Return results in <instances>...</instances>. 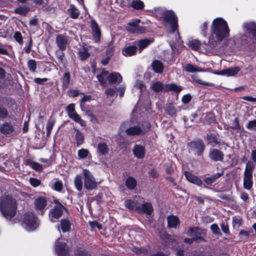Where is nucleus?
Masks as SVG:
<instances>
[{"label": "nucleus", "mask_w": 256, "mask_h": 256, "mask_svg": "<svg viewBox=\"0 0 256 256\" xmlns=\"http://www.w3.org/2000/svg\"><path fill=\"white\" fill-rule=\"evenodd\" d=\"M230 29L227 22L222 18L214 19L210 26L212 38L209 42L214 48L222 44L226 46L230 36Z\"/></svg>", "instance_id": "nucleus-1"}, {"label": "nucleus", "mask_w": 256, "mask_h": 256, "mask_svg": "<svg viewBox=\"0 0 256 256\" xmlns=\"http://www.w3.org/2000/svg\"><path fill=\"white\" fill-rule=\"evenodd\" d=\"M0 210L6 218L10 219L13 218L16 212V200L8 196H2L0 202Z\"/></svg>", "instance_id": "nucleus-2"}, {"label": "nucleus", "mask_w": 256, "mask_h": 256, "mask_svg": "<svg viewBox=\"0 0 256 256\" xmlns=\"http://www.w3.org/2000/svg\"><path fill=\"white\" fill-rule=\"evenodd\" d=\"M244 34L241 37L244 44H256V22L250 21L244 22L242 25Z\"/></svg>", "instance_id": "nucleus-3"}, {"label": "nucleus", "mask_w": 256, "mask_h": 256, "mask_svg": "<svg viewBox=\"0 0 256 256\" xmlns=\"http://www.w3.org/2000/svg\"><path fill=\"white\" fill-rule=\"evenodd\" d=\"M39 224V220L32 212H28L24 214L22 220V226L26 231L36 230Z\"/></svg>", "instance_id": "nucleus-4"}, {"label": "nucleus", "mask_w": 256, "mask_h": 256, "mask_svg": "<svg viewBox=\"0 0 256 256\" xmlns=\"http://www.w3.org/2000/svg\"><path fill=\"white\" fill-rule=\"evenodd\" d=\"M164 20L168 23L170 26V34L174 33L176 31L178 35V38H180V34L178 32V18L175 15L174 12L172 10H166L164 12ZM177 40V38H176Z\"/></svg>", "instance_id": "nucleus-5"}, {"label": "nucleus", "mask_w": 256, "mask_h": 256, "mask_svg": "<svg viewBox=\"0 0 256 256\" xmlns=\"http://www.w3.org/2000/svg\"><path fill=\"white\" fill-rule=\"evenodd\" d=\"M254 166L252 162H248L246 165L244 172L243 185L245 189L249 190L252 186V171Z\"/></svg>", "instance_id": "nucleus-6"}, {"label": "nucleus", "mask_w": 256, "mask_h": 256, "mask_svg": "<svg viewBox=\"0 0 256 256\" xmlns=\"http://www.w3.org/2000/svg\"><path fill=\"white\" fill-rule=\"evenodd\" d=\"M150 124L146 122L127 128L126 132L130 136L144 134L150 130Z\"/></svg>", "instance_id": "nucleus-7"}, {"label": "nucleus", "mask_w": 256, "mask_h": 256, "mask_svg": "<svg viewBox=\"0 0 256 256\" xmlns=\"http://www.w3.org/2000/svg\"><path fill=\"white\" fill-rule=\"evenodd\" d=\"M82 174L84 178V186L88 190H92L96 188L98 183L92 173L87 169H84Z\"/></svg>", "instance_id": "nucleus-8"}, {"label": "nucleus", "mask_w": 256, "mask_h": 256, "mask_svg": "<svg viewBox=\"0 0 256 256\" xmlns=\"http://www.w3.org/2000/svg\"><path fill=\"white\" fill-rule=\"evenodd\" d=\"M54 203L56 204L54 208L52 209L50 213L49 216L52 222H55L62 215L66 208L57 200H54Z\"/></svg>", "instance_id": "nucleus-9"}, {"label": "nucleus", "mask_w": 256, "mask_h": 256, "mask_svg": "<svg viewBox=\"0 0 256 256\" xmlns=\"http://www.w3.org/2000/svg\"><path fill=\"white\" fill-rule=\"evenodd\" d=\"M188 147L196 156H200L202 154L205 146L202 140H199L188 143Z\"/></svg>", "instance_id": "nucleus-10"}, {"label": "nucleus", "mask_w": 256, "mask_h": 256, "mask_svg": "<svg viewBox=\"0 0 256 256\" xmlns=\"http://www.w3.org/2000/svg\"><path fill=\"white\" fill-rule=\"evenodd\" d=\"M186 234L188 236H194V239L196 240H204L206 236V230L198 227L189 228L186 232Z\"/></svg>", "instance_id": "nucleus-11"}, {"label": "nucleus", "mask_w": 256, "mask_h": 256, "mask_svg": "<svg viewBox=\"0 0 256 256\" xmlns=\"http://www.w3.org/2000/svg\"><path fill=\"white\" fill-rule=\"evenodd\" d=\"M56 252L59 256H70L69 248L64 240L58 238L55 244Z\"/></svg>", "instance_id": "nucleus-12"}, {"label": "nucleus", "mask_w": 256, "mask_h": 256, "mask_svg": "<svg viewBox=\"0 0 256 256\" xmlns=\"http://www.w3.org/2000/svg\"><path fill=\"white\" fill-rule=\"evenodd\" d=\"M143 202L142 198L140 196H136L134 200H125L124 206L130 210L136 211L138 212V208Z\"/></svg>", "instance_id": "nucleus-13"}, {"label": "nucleus", "mask_w": 256, "mask_h": 256, "mask_svg": "<svg viewBox=\"0 0 256 256\" xmlns=\"http://www.w3.org/2000/svg\"><path fill=\"white\" fill-rule=\"evenodd\" d=\"M66 111L68 116L76 122L78 123L82 126H86V122L83 120L75 111L74 104H70L68 106Z\"/></svg>", "instance_id": "nucleus-14"}, {"label": "nucleus", "mask_w": 256, "mask_h": 256, "mask_svg": "<svg viewBox=\"0 0 256 256\" xmlns=\"http://www.w3.org/2000/svg\"><path fill=\"white\" fill-rule=\"evenodd\" d=\"M140 20L136 19L133 20L132 22H130L126 26L127 30L134 34H141L146 32V28L143 26H138Z\"/></svg>", "instance_id": "nucleus-15"}, {"label": "nucleus", "mask_w": 256, "mask_h": 256, "mask_svg": "<svg viewBox=\"0 0 256 256\" xmlns=\"http://www.w3.org/2000/svg\"><path fill=\"white\" fill-rule=\"evenodd\" d=\"M90 28L93 40L95 42H98L101 36V31L97 22L92 20L90 22Z\"/></svg>", "instance_id": "nucleus-16"}, {"label": "nucleus", "mask_w": 256, "mask_h": 256, "mask_svg": "<svg viewBox=\"0 0 256 256\" xmlns=\"http://www.w3.org/2000/svg\"><path fill=\"white\" fill-rule=\"evenodd\" d=\"M16 126L12 122H5L0 126V132L4 134L13 135L16 132Z\"/></svg>", "instance_id": "nucleus-17"}, {"label": "nucleus", "mask_w": 256, "mask_h": 256, "mask_svg": "<svg viewBox=\"0 0 256 256\" xmlns=\"http://www.w3.org/2000/svg\"><path fill=\"white\" fill-rule=\"evenodd\" d=\"M240 71L238 66L224 69L220 71H215L214 74L216 75L225 76H234Z\"/></svg>", "instance_id": "nucleus-18"}, {"label": "nucleus", "mask_w": 256, "mask_h": 256, "mask_svg": "<svg viewBox=\"0 0 256 256\" xmlns=\"http://www.w3.org/2000/svg\"><path fill=\"white\" fill-rule=\"evenodd\" d=\"M68 38L63 34H58L56 37V44L59 49L64 51L68 44Z\"/></svg>", "instance_id": "nucleus-19"}, {"label": "nucleus", "mask_w": 256, "mask_h": 256, "mask_svg": "<svg viewBox=\"0 0 256 256\" xmlns=\"http://www.w3.org/2000/svg\"><path fill=\"white\" fill-rule=\"evenodd\" d=\"M153 212V208L152 204L149 202H145L140 204L139 208H138V213L139 214H146L150 215Z\"/></svg>", "instance_id": "nucleus-20"}, {"label": "nucleus", "mask_w": 256, "mask_h": 256, "mask_svg": "<svg viewBox=\"0 0 256 256\" xmlns=\"http://www.w3.org/2000/svg\"><path fill=\"white\" fill-rule=\"evenodd\" d=\"M34 205L36 208L40 211L41 214H43L46 205V198L39 197L34 200Z\"/></svg>", "instance_id": "nucleus-21"}, {"label": "nucleus", "mask_w": 256, "mask_h": 256, "mask_svg": "<svg viewBox=\"0 0 256 256\" xmlns=\"http://www.w3.org/2000/svg\"><path fill=\"white\" fill-rule=\"evenodd\" d=\"M184 176L188 182L196 184L198 186H202V182L197 176L192 174L189 172H185Z\"/></svg>", "instance_id": "nucleus-22"}, {"label": "nucleus", "mask_w": 256, "mask_h": 256, "mask_svg": "<svg viewBox=\"0 0 256 256\" xmlns=\"http://www.w3.org/2000/svg\"><path fill=\"white\" fill-rule=\"evenodd\" d=\"M133 153L136 158H142L146 153L144 146L140 144L135 145L133 148Z\"/></svg>", "instance_id": "nucleus-23"}, {"label": "nucleus", "mask_w": 256, "mask_h": 256, "mask_svg": "<svg viewBox=\"0 0 256 256\" xmlns=\"http://www.w3.org/2000/svg\"><path fill=\"white\" fill-rule=\"evenodd\" d=\"M108 80L110 84H119L122 80V76L117 72H114L109 74Z\"/></svg>", "instance_id": "nucleus-24"}, {"label": "nucleus", "mask_w": 256, "mask_h": 256, "mask_svg": "<svg viewBox=\"0 0 256 256\" xmlns=\"http://www.w3.org/2000/svg\"><path fill=\"white\" fill-rule=\"evenodd\" d=\"M209 156L212 160L214 161L222 160L223 159L222 152L216 149L210 150Z\"/></svg>", "instance_id": "nucleus-25"}, {"label": "nucleus", "mask_w": 256, "mask_h": 256, "mask_svg": "<svg viewBox=\"0 0 256 256\" xmlns=\"http://www.w3.org/2000/svg\"><path fill=\"white\" fill-rule=\"evenodd\" d=\"M168 226L170 228H176L180 224L178 218L174 216H168L167 218Z\"/></svg>", "instance_id": "nucleus-26"}, {"label": "nucleus", "mask_w": 256, "mask_h": 256, "mask_svg": "<svg viewBox=\"0 0 256 256\" xmlns=\"http://www.w3.org/2000/svg\"><path fill=\"white\" fill-rule=\"evenodd\" d=\"M49 186L52 190L58 192H60L63 188L62 181L57 178H54L52 180L49 184Z\"/></svg>", "instance_id": "nucleus-27"}, {"label": "nucleus", "mask_w": 256, "mask_h": 256, "mask_svg": "<svg viewBox=\"0 0 256 256\" xmlns=\"http://www.w3.org/2000/svg\"><path fill=\"white\" fill-rule=\"evenodd\" d=\"M152 66L155 72L161 74L163 72V64L158 60H154L152 64Z\"/></svg>", "instance_id": "nucleus-28"}, {"label": "nucleus", "mask_w": 256, "mask_h": 256, "mask_svg": "<svg viewBox=\"0 0 256 256\" xmlns=\"http://www.w3.org/2000/svg\"><path fill=\"white\" fill-rule=\"evenodd\" d=\"M205 138L208 140V144L212 146H214L218 144L217 136L216 134H208L206 136Z\"/></svg>", "instance_id": "nucleus-29"}, {"label": "nucleus", "mask_w": 256, "mask_h": 256, "mask_svg": "<svg viewBox=\"0 0 256 256\" xmlns=\"http://www.w3.org/2000/svg\"><path fill=\"white\" fill-rule=\"evenodd\" d=\"M136 46H130L125 47L122 50V54L126 56H130L134 55L136 52Z\"/></svg>", "instance_id": "nucleus-30"}, {"label": "nucleus", "mask_w": 256, "mask_h": 256, "mask_svg": "<svg viewBox=\"0 0 256 256\" xmlns=\"http://www.w3.org/2000/svg\"><path fill=\"white\" fill-rule=\"evenodd\" d=\"M150 88L156 92H160L165 88V86L162 82L157 81L152 83Z\"/></svg>", "instance_id": "nucleus-31"}, {"label": "nucleus", "mask_w": 256, "mask_h": 256, "mask_svg": "<svg viewBox=\"0 0 256 256\" xmlns=\"http://www.w3.org/2000/svg\"><path fill=\"white\" fill-rule=\"evenodd\" d=\"M130 6L134 9L139 10L144 8V2L140 0H128Z\"/></svg>", "instance_id": "nucleus-32"}, {"label": "nucleus", "mask_w": 256, "mask_h": 256, "mask_svg": "<svg viewBox=\"0 0 256 256\" xmlns=\"http://www.w3.org/2000/svg\"><path fill=\"white\" fill-rule=\"evenodd\" d=\"M183 88L181 86H177L174 84H168L165 86L166 91H172L176 93L180 92Z\"/></svg>", "instance_id": "nucleus-33"}, {"label": "nucleus", "mask_w": 256, "mask_h": 256, "mask_svg": "<svg viewBox=\"0 0 256 256\" xmlns=\"http://www.w3.org/2000/svg\"><path fill=\"white\" fill-rule=\"evenodd\" d=\"M68 12L70 18L74 19L77 18L80 13V10L74 5L70 6V8L68 10Z\"/></svg>", "instance_id": "nucleus-34"}, {"label": "nucleus", "mask_w": 256, "mask_h": 256, "mask_svg": "<svg viewBox=\"0 0 256 256\" xmlns=\"http://www.w3.org/2000/svg\"><path fill=\"white\" fill-rule=\"evenodd\" d=\"M222 174V172L215 174L210 177L206 178H204V181L207 184L210 185L212 183H214L216 179L219 178Z\"/></svg>", "instance_id": "nucleus-35"}, {"label": "nucleus", "mask_w": 256, "mask_h": 256, "mask_svg": "<svg viewBox=\"0 0 256 256\" xmlns=\"http://www.w3.org/2000/svg\"><path fill=\"white\" fill-rule=\"evenodd\" d=\"M70 74L69 72H66L64 74L62 78V86L64 89L67 88L70 84Z\"/></svg>", "instance_id": "nucleus-36"}, {"label": "nucleus", "mask_w": 256, "mask_h": 256, "mask_svg": "<svg viewBox=\"0 0 256 256\" xmlns=\"http://www.w3.org/2000/svg\"><path fill=\"white\" fill-rule=\"evenodd\" d=\"M98 152L102 155H105L108 153V145L104 142L98 143Z\"/></svg>", "instance_id": "nucleus-37"}, {"label": "nucleus", "mask_w": 256, "mask_h": 256, "mask_svg": "<svg viewBox=\"0 0 256 256\" xmlns=\"http://www.w3.org/2000/svg\"><path fill=\"white\" fill-rule=\"evenodd\" d=\"M74 183L76 190L78 191H81L82 188V182L80 175L78 174L76 176Z\"/></svg>", "instance_id": "nucleus-38"}, {"label": "nucleus", "mask_w": 256, "mask_h": 256, "mask_svg": "<svg viewBox=\"0 0 256 256\" xmlns=\"http://www.w3.org/2000/svg\"><path fill=\"white\" fill-rule=\"evenodd\" d=\"M26 163L28 165L30 166L33 169L38 172H42V166L38 162H32L30 160H26Z\"/></svg>", "instance_id": "nucleus-39"}, {"label": "nucleus", "mask_w": 256, "mask_h": 256, "mask_svg": "<svg viewBox=\"0 0 256 256\" xmlns=\"http://www.w3.org/2000/svg\"><path fill=\"white\" fill-rule=\"evenodd\" d=\"M126 185L130 190H133L136 186V180L132 177H128L126 181Z\"/></svg>", "instance_id": "nucleus-40"}, {"label": "nucleus", "mask_w": 256, "mask_h": 256, "mask_svg": "<svg viewBox=\"0 0 256 256\" xmlns=\"http://www.w3.org/2000/svg\"><path fill=\"white\" fill-rule=\"evenodd\" d=\"M152 42V40L148 39L142 40L138 41V45L139 46L140 52H141L144 48H146Z\"/></svg>", "instance_id": "nucleus-41"}, {"label": "nucleus", "mask_w": 256, "mask_h": 256, "mask_svg": "<svg viewBox=\"0 0 256 256\" xmlns=\"http://www.w3.org/2000/svg\"><path fill=\"white\" fill-rule=\"evenodd\" d=\"M61 228L63 232H65L70 230V224L67 219H62L61 220Z\"/></svg>", "instance_id": "nucleus-42"}, {"label": "nucleus", "mask_w": 256, "mask_h": 256, "mask_svg": "<svg viewBox=\"0 0 256 256\" xmlns=\"http://www.w3.org/2000/svg\"><path fill=\"white\" fill-rule=\"evenodd\" d=\"M166 245L169 248H176V242L170 236L166 235Z\"/></svg>", "instance_id": "nucleus-43"}, {"label": "nucleus", "mask_w": 256, "mask_h": 256, "mask_svg": "<svg viewBox=\"0 0 256 256\" xmlns=\"http://www.w3.org/2000/svg\"><path fill=\"white\" fill-rule=\"evenodd\" d=\"M108 72L105 70H102L101 74L97 76V78L102 85L105 83V80L108 78Z\"/></svg>", "instance_id": "nucleus-44"}, {"label": "nucleus", "mask_w": 256, "mask_h": 256, "mask_svg": "<svg viewBox=\"0 0 256 256\" xmlns=\"http://www.w3.org/2000/svg\"><path fill=\"white\" fill-rule=\"evenodd\" d=\"M184 70L186 72H204V70L202 69H199L197 68L196 66L191 64H187L184 67Z\"/></svg>", "instance_id": "nucleus-45"}, {"label": "nucleus", "mask_w": 256, "mask_h": 256, "mask_svg": "<svg viewBox=\"0 0 256 256\" xmlns=\"http://www.w3.org/2000/svg\"><path fill=\"white\" fill-rule=\"evenodd\" d=\"M78 157L79 160L86 158L88 156H91L89 151L87 149L82 148L78 150Z\"/></svg>", "instance_id": "nucleus-46"}, {"label": "nucleus", "mask_w": 256, "mask_h": 256, "mask_svg": "<svg viewBox=\"0 0 256 256\" xmlns=\"http://www.w3.org/2000/svg\"><path fill=\"white\" fill-rule=\"evenodd\" d=\"M55 124V120L54 119L50 118L47 124L46 128V136H50L52 128Z\"/></svg>", "instance_id": "nucleus-47"}, {"label": "nucleus", "mask_w": 256, "mask_h": 256, "mask_svg": "<svg viewBox=\"0 0 256 256\" xmlns=\"http://www.w3.org/2000/svg\"><path fill=\"white\" fill-rule=\"evenodd\" d=\"M75 138L76 140L77 146L81 145L84 142V136L78 130H76Z\"/></svg>", "instance_id": "nucleus-48"}, {"label": "nucleus", "mask_w": 256, "mask_h": 256, "mask_svg": "<svg viewBox=\"0 0 256 256\" xmlns=\"http://www.w3.org/2000/svg\"><path fill=\"white\" fill-rule=\"evenodd\" d=\"M188 46L194 50H198L200 46V42L196 40H192L188 42Z\"/></svg>", "instance_id": "nucleus-49"}, {"label": "nucleus", "mask_w": 256, "mask_h": 256, "mask_svg": "<svg viewBox=\"0 0 256 256\" xmlns=\"http://www.w3.org/2000/svg\"><path fill=\"white\" fill-rule=\"evenodd\" d=\"M28 66L29 70L32 72H35L36 68V62L34 60H30L28 62Z\"/></svg>", "instance_id": "nucleus-50"}, {"label": "nucleus", "mask_w": 256, "mask_h": 256, "mask_svg": "<svg viewBox=\"0 0 256 256\" xmlns=\"http://www.w3.org/2000/svg\"><path fill=\"white\" fill-rule=\"evenodd\" d=\"M90 56V54L86 48H83L79 51V56L82 60H84Z\"/></svg>", "instance_id": "nucleus-51"}, {"label": "nucleus", "mask_w": 256, "mask_h": 256, "mask_svg": "<svg viewBox=\"0 0 256 256\" xmlns=\"http://www.w3.org/2000/svg\"><path fill=\"white\" fill-rule=\"evenodd\" d=\"M29 10V8L27 7H19L14 10V12L16 14L22 15H26Z\"/></svg>", "instance_id": "nucleus-52"}, {"label": "nucleus", "mask_w": 256, "mask_h": 256, "mask_svg": "<svg viewBox=\"0 0 256 256\" xmlns=\"http://www.w3.org/2000/svg\"><path fill=\"white\" fill-rule=\"evenodd\" d=\"M14 40L20 45L23 44L22 36L21 33L19 32H16L14 34Z\"/></svg>", "instance_id": "nucleus-53"}, {"label": "nucleus", "mask_w": 256, "mask_h": 256, "mask_svg": "<svg viewBox=\"0 0 256 256\" xmlns=\"http://www.w3.org/2000/svg\"><path fill=\"white\" fill-rule=\"evenodd\" d=\"M193 80L196 83L200 84L206 86H212L214 84L212 83H208L203 81L202 80L198 78L196 76H192Z\"/></svg>", "instance_id": "nucleus-54"}, {"label": "nucleus", "mask_w": 256, "mask_h": 256, "mask_svg": "<svg viewBox=\"0 0 256 256\" xmlns=\"http://www.w3.org/2000/svg\"><path fill=\"white\" fill-rule=\"evenodd\" d=\"M91 100V96H84L83 98L80 100V106L82 111H85L84 110V102H89Z\"/></svg>", "instance_id": "nucleus-55"}, {"label": "nucleus", "mask_w": 256, "mask_h": 256, "mask_svg": "<svg viewBox=\"0 0 256 256\" xmlns=\"http://www.w3.org/2000/svg\"><path fill=\"white\" fill-rule=\"evenodd\" d=\"M74 256H90V255L84 250L80 248L76 250Z\"/></svg>", "instance_id": "nucleus-56"}, {"label": "nucleus", "mask_w": 256, "mask_h": 256, "mask_svg": "<svg viewBox=\"0 0 256 256\" xmlns=\"http://www.w3.org/2000/svg\"><path fill=\"white\" fill-rule=\"evenodd\" d=\"M246 128L250 130L256 131V120L249 122L246 124Z\"/></svg>", "instance_id": "nucleus-57"}, {"label": "nucleus", "mask_w": 256, "mask_h": 256, "mask_svg": "<svg viewBox=\"0 0 256 256\" xmlns=\"http://www.w3.org/2000/svg\"><path fill=\"white\" fill-rule=\"evenodd\" d=\"M8 116L7 110L0 105V118H5Z\"/></svg>", "instance_id": "nucleus-58"}, {"label": "nucleus", "mask_w": 256, "mask_h": 256, "mask_svg": "<svg viewBox=\"0 0 256 256\" xmlns=\"http://www.w3.org/2000/svg\"><path fill=\"white\" fill-rule=\"evenodd\" d=\"M210 230L214 234L216 235L220 234V228L217 224H212V225H211Z\"/></svg>", "instance_id": "nucleus-59"}, {"label": "nucleus", "mask_w": 256, "mask_h": 256, "mask_svg": "<svg viewBox=\"0 0 256 256\" xmlns=\"http://www.w3.org/2000/svg\"><path fill=\"white\" fill-rule=\"evenodd\" d=\"M116 90L114 88H108L106 90L105 93L108 98L114 96Z\"/></svg>", "instance_id": "nucleus-60"}, {"label": "nucleus", "mask_w": 256, "mask_h": 256, "mask_svg": "<svg viewBox=\"0 0 256 256\" xmlns=\"http://www.w3.org/2000/svg\"><path fill=\"white\" fill-rule=\"evenodd\" d=\"M30 182L31 185L34 187L38 186L40 184V180L35 178H30Z\"/></svg>", "instance_id": "nucleus-61"}, {"label": "nucleus", "mask_w": 256, "mask_h": 256, "mask_svg": "<svg viewBox=\"0 0 256 256\" xmlns=\"http://www.w3.org/2000/svg\"><path fill=\"white\" fill-rule=\"evenodd\" d=\"M191 98V96L190 94H186L182 96V101L184 104H186L188 103L190 101Z\"/></svg>", "instance_id": "nucleus-62"}, {"label": "nucleus", "mask_w": 256, "mask_h": 256, "mask_svg": "<svg viewBox=\"0 0 256 256\" xmlns=\"http://www.w3.org/2000/svg\"><path fill=\"white\" fill-rule=\"evenodd\" d=\"M174 166L172 164H168L166 167V172L167 174H172L174 170Z\"/></svg>", "instance_id": "nucleus-63"}, {"label": "nucleus", "mask_w": 256, "mask_h": 256, "mask_svg": "<svg viewBox=\"0 0 256 256\" xmlns=\"http://www.w3.org/2000/svg\"><path fill=\"white\" fill-rule=\"evenodd\" d=\"M125 90H126V86H125V85H124V84L121 85L117 88V90L119 92L120 96V97L123 96L124 92H125Z\"/></svg>", "instance_id": "nucleus-64"}]
</instances>
